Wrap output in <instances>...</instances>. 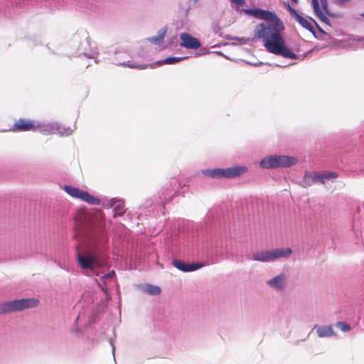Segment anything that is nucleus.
<instances>
[{"instance_id":"nucleus-13","label":"nucleus","mask_w":364,"mask_h":364,"mask_svg":"<svg viewBox=\"0 0 364 364\" xmlns=\"http://www.w3.org/2000/svg\"><path fill=\"white\" fill-rule=\"evenodd\" d=\"M288 10L291 16H293L301 26H302L304 28L307 29L308 31L314 32V27L307 19L300 16L295 9H294L289 6L288 7Z\"/></svg>"},{"instance_id":"nucleus-10","label":"nucleus","mask_w":364,"mask_h":364,"mask_svg":"<svg viewBox=\"0 0 364 364\" xmlns=\"http://www.w3.org/2000/svg\"><path fill=\"white\" fill-rule=\"evenodd\" d=\"M247 14L252 16L258 19H263L269 21L277 20V17L274 13L261 9H250L245 10Z\"/></svg>"},{"instance_id":"nucleus-28","label":"nucleus","mask_w":364,"mask_h":364,"mask_svg":"<svg viewBox=\"0 0 364 364\" xmlns=\"http://www.w3.org/2000/svg\"><path fill=\"white\" fill-rule=\"evenodd\" d=\"M316 27L318 28V31L323 33H326L325 31L318 25L316 24Z\"/></svg>"},{"instance_id":"nucleus-24","label":"nucleus","mask_w":364,"mask_h":364,"mask_svg":"<svg viewBox=\"0 0 364 364\" xmlns=\"http://www.w3.org/2000/svg\"><path fill=\"white\" fill-rule=\"evenodd\" d=\"M314 173V182L316 181H318L321 182V183H324L323 179V173L319 172H313Z\"/></svg>"},{"instance_id":"nucleus-32","label":"nucleus","mask_w":364,"mask_h":364,"mask_svg":"<svg viewBox=\"0 0 364 364\" xmlns=\"http://www.w3.org/2000/svg\"><path fill=\"white\" fill-rule=\"evenodd\" d=\"M313 22H314V23H316V25L317 24V23H316V21L315 20H313Z\"/></svg>"},{"instance_id":"nucleus-1","label":"nucleus","mask_w":364,"mask_h":364,"mask_svg":"<svg viewBox=\"0 0 364 364\" xmlns=\"http://www.w3.org/2000/svg\"><path fill=\"white\" fill-rule=\"evenodd\" d=\"M255 37L264 42V47L269 52L284 58L295 59L296 55L284 45L279 29L276 25L260 23L255 29Z\"/></svg>"},{"instance_id":"nucleus-27","label":"nucleus","mask_w":364,"mask_h":364,"mask_svg":"<svg viewBox=\"0 0 364 364\" xmlns=\"http://www.w3.org/2000/svg\"><path fill=\"white\" fill-rule=\"evenodd\" d=\"M115 275L114 271H112L104 276L105 278H112Z\"/></svg>"},{"instance_id":"nucleus-29","label":"nucleus","mask_w":364,"mask_h":364,"mask_svg":"<svg viewBox=\"0 0 364 364\" xmlns=\"http://www.w3.org/2000/svg\"><path fill=\"white\" fill-rule=\"evenodd\" d=\"M291 1H292L293 2H294V3H296V4L298 2V0H291Z\"/></svg>"},{"instance_id":"nucleus-7","label":"nucleus","mask_w":364,"mask_h":364,"mask_svg":"<svg viewBox=\"0 0 364 364\" xmlns=\"http://www.w3.org/2000/svg\"><path fill=\"white\" fill-rule=\"evenodd\" d=\"M63 189L73 198L80 199L81 200L91 205H100V200L95 196L78 188L71 186H65Z\"/></svg>"},{"instance_id":"nucleus-2","label":"nucleus","mask_w":364,"mask_h":364,"mask_svg":"<svg viewBox=\"0 0 364 364\" xmlns=\"http://www.w3.org/2000/svg\"><path fill=\"white\" fill-rule=\"evenodd\" d=\"M39 303L37 299H21L8 301L0 304V314L21 311L26 309L36 307Z\"/></svg>"},{"instance_id":"nucleus-12","label":"nucleus","mask_w":364,"mask_h":364,"mask_svg":"<svg viewBox=\"0 0 364 364\" xmlns=\"http://www.w3.org/2000/svg\"><path fill=\"white\" fill-rule=\"evenodd\" d=\"M173 265L182 272H192L204 266L203 263H185L181 260L175 259L173 261Z\"/></svg>"},{"instance_id":"nucleus-33","label":"nucleus","mask_w":364,"mask_h":364,"mask_svg":"<svg viewBox=\"0 0 364 364\" xmlns=\"http://www.w3.org/2000/svg\"><path fill=\"white\" fill-rule=\"evenodd\" d=\"M361 16L364 18V13L361 14Z\"/></svg>"},{"instance_id":"nucleus-18","label":"nucleus","mask_w":364,"mask_h":364,"mask_svg":"<svg viewBox=\"0 0 364 364\" xmlns=\"http://www.w3.org/2000/svg\"><path fill=\"white\" fill-rule=\"evenodd\" d=\"M313 176H314L313 172H306L304 174V177L301 186L304 188H306L308 186H311L314 183Z\"/></svg>"},{"instance_id":"nucleus-30","label":"nucleus","mask_w":364,"mask_h":364,"mask_svg":"<svg viewBox=\"0 0 364 364\" xmlns=\"http://www.w3.org/2000/svg\"><path fill=\"white\" fill-rule=\"evenodd\" d=\"M313 22H314V23H316V25L317 24V23H316V21L315 20H313Z\"/></svg>"},{"instance_id":"nucleus-11","label":"nucleus","mask_w":364,"mask_h":364,"mask_svg":"<svg viewBox=\"0 0 364 364\" xmlns=\"http://www.w3.org/2000/svg\"><path fill=\"white\" fill-rule=\"evenodd\" d=\"M181 47L196 50L201 46L200 41L195 37L188 33H181L180 34Z\"/></svg>"},{"instance_id":"nucleus-15","label":"nucleus","mask_w":364,"mask_h":364,"mask_svg":"<svg viewBox=\"0 0 364 364\" xmlns=\"http://www.w3.org/2000/svg\"><path fill=\"white\" fill-rule=\"evenodd\" d=\"M90 215L85 210H79L76 213L74 220L79 228L86 226L90 222Z\"/></svg>"},{"instance_id":"nucleus-21","label":"nucleus","mask_w":364,"mask_h":364,"mask_svg":"<svg viewBox=\"0 0 364 364\" xmlns=\"http://www.w3.org/2000/svg\"><path fill=\"white\" fill-rule=\"evenodd\" d=\"M114 216H121L125 212L124 205L122 203H119L118 205H117L114 208Z\"/></svg>"},{"instance_id":"nucleus-23","label":"nucleus","mask_w":364,"mask_h":364,"mask_svg":"<svg viewBox=\"0 0 364 364\" xmlns=\"http://www.w3.org/2000/svg\"><path fill=\"white\" fill-rule=\"evenodd\" d=\"M338 177V174L333 171H324L323 172V181L326 179H332Z\"/></svg>"},{"instance_id":"nucleus-17","label":"nucleus","mask_w":364,"mask_h":364,"mask_svg":"<svg viewBox=\"0 0 364 364\" xmlns=\"http://www.w3.org/2000/svg\"><path fill=\"white\" fill-rule=\"evenodd\" d=\"M166 32V27H164L158 31L156 36L150 37L148 38V41L154 44H157L164 40Z\"/></svg>"},{"instance_id":"nucleus-8","label":"nucleus","mask_w":364,"mask_h":364,"mask_svg":"<svg viewBox=\"0 0 364 364\" xmlns=\"http://www.w3.org/2000/svg\"><path fill=\"white\" fill-rule=\"evenodd\" d=\"M40 126L35 120L27 118H19L15 120L9 131L12 132H36Z\"/></svg>"},{"instance_id":"nucleus-20","label":"nucleus","mask_w":364,"mask_h":364,"mask_svg":"<svg viewBox=\"0 0 364 364\" xmlns=\"http://www.w3.org/2000/svg\"><path fill=\"white\" fill-rule=\"evenodd\" d=\"M146 291L150 295H158L161 293L159 287L149 284L146 287Z\"/></svg>"},{"instance_id":"nucleus-6","label":"nucleus","mask_w":364,"mask_h":364,"mask_svg":"<svg viewBox=\"0 0 364 364\" xmlns=\"http://www.w3.org/2000/svg\"><path fill=\"white\" fill-rule=\"evenodd\" d=\"M77 259L80 266L83 269H92L94 267H102L105 265V262L96 253L78 254Z\"/></svg>"},{"instance_id":"nucleus-31","label":"nucleus","mask_w":364,"mask_h":364,"mask_svg":"<svg viewBox=\"0 0 364 364\" xmlns=\"http://www.w3.org/2000/svg\"><path fill=\"white\" fill-rule=\"evenodd\" d=\"M313 22H314V23H316V25L317 24V23H316V21L315 20H313Z\"/></svg>"},{"instance_id":"nucleus-9","label":"nucleus","mask_w":364,"mask_h":364,"mask_svg":"<svg viewBox=\"0 0 364 364\" xmlns=\"http://www.w3.org/2000/svg\"><path fill=\"white\" fill-rule=\"evenodd\" d=\"M321 7L324 12L320 8L318 0H312V5L314 8V11L316 15V16L320 19L321 21L327 24L328 26H331L329 19L325 15L327 14L330 16H333L329 10L328 6V1L327 0H320Z\"/></svg>"},{"instance_id":"nucleus-25","label":"nucleus","mask_w":364,"mask_h":364,"mask_svg":"<svg viewBox=\"0 0 364 364\" xmlns=\"http://www.w3.org/2000/svg\"><path fill=\"white\" fill-rule=\"evenodd\" d=\"M150 65H129L128 66L129 68H139V69H146V68H148Z\"/></svg>"},{"instance_id":"nucleus-5","label":"nucleus","mask_w":364,"mask_h":364,"mask_svg":"<svg viewBox=\"0 0 364 364\" xmlns=\"http://www.w3.org/2000/svg\"><path fill=\"white\" fill-rule=\"evenodd\" d=\"M296 163V159L294 157L274 156L263 159L260 162V166L264 168H272L277 167H288L294 165Z\"/></svg>"},{"instance_id":"nucleus-4","label":"nucleus","mask_w":364,"mask_h":364,"mask_svg":"<svg viewBox=\"0 0 364 364\" xmlns=\"http://www.w3.org/2000/svg\"><path fill=\"white\" fill-rule=\"evenodd\" d=\"M247 171L245 166H235L228 168L208 169L205 174L211 178H235L241 176Z\"/></svg>"},{"instance_id":"nucleus-16","label":"nucleus","mask_w":364,"mask_h":364,"mask_svg":"<svg viewBox=\"0 0 364 364\" xmlns=\"http://www.w3.org/2000/svg\"><path fill=\"white\" fill-rule=\"evenodd\" d=\"M315 329L317 333V336L320 338L323 337H330L332 336H335L336 333L333 329L331 326H315Z\"/></svg>"},{"instance_id":"nucleus-3","label":"nucleus","mask_w":364,"mask_h":364,"mask_svg":"<svg viewBox=\"0 0 364 364\" xmlns=\"http://www.w3.org/2000/svg\"><path fill=\"white\" fill-rule=\"evenodd\" d=\"M291 253L292 250L289 247L257 251L253 253L252 259L255 261L267 262L282 257H288Z\"/></svg>"},{"instance_id":"nucleus-14","label":"nucleus","mask_w":364,"mask_h":364,"mask_svg":"<svg viewBox=\"0 0 364 364\" xmlns=\"http://www.w3.org/2000/svg\"><path fill=\"white\" fill-rule=\"evenodd\" d=\"M268 285L277 290H283L287 284V278L284 274H280L273 279L267 281Z\"/></svg>"},{"instance_id":"nucleus-19","label":"nucleus","mask_w":364,"mask_h":364,"mask_svg":"<svg viewBox=\"0 0 364 364\" xmlns=\"http://www.w3.org/2000/svg\"><path fill=\"white\" fill-rule=\"evenodd\" d=\"M183 58H176V57H168L163 60H159L157 62L159 65L161 64H175L180 62Z\"/></svg>"},{"instance_id":"nucleus-22","label":"nucleus","mask_w":364,"mask_h":364,"mask_svg":"<svg viewBox=\"0 0 364 364\" xmlns=\"http://www.w3.org/2000/svg\"><path fill=\"white\" fill-rule=\"evenodd\" d=\"M336 326L338 327L343 332H348L351 328L350 326L344 321L337 322Z\"/></svg>"},{"instance_id":"nucleus-26","label":"nucleus","mask_w":364,"mask_h":364,"mask_svg":"<svg viewBox=\"0 0 364 364\" xmlns=\"http://www.w3.org/2000/svg\"><path fill=\"white\" fill-rule=\"evenodd\" d=\"M232 3H234L237 6H242L245 1V0H230Z\"/></svg>"}]
</instances>
